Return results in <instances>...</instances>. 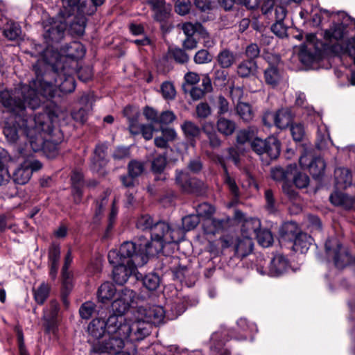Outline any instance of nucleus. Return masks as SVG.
I'll list each match as a JSON object with an SVG mask.
<instances>
[{
    "label": "nucleus",
    "mask_w": 355,
    "mask_h": 355,
    "mask_svg": "<svg viewBox=\"0 0 355 355\" xmlns=\"http://www.w3.org/2000/svg\"><path fill=\"white\" fill-rule=\"evenodd\" d=\"M0 103L13 117V125L7 122L3 129L8 142L16 143L24 137L35 152L47 148L51 142L47 137L53 132L58 116L53 112L39 113L33 118L28 116L26 108L35 110L42 104L34 90L26 85H19L14 91L3 90L0 92Z\"/></svg>",
    "instance_id": "1"
},
{
    "label": "nucleus",
    "mask_w": 355,
    "mask_h": 355,
    "mask_svg": "<svg viewBox=\"0 0 355 355\" xmlns=\"http://www.w3.org/2000/svg\"><path fill=\"white\" fill-rule=\"evenodd\" d=\"M33 68L37 75L36 78L28 85L34 90L37 96L42 100H51L55 97L71 93L76 88V81L71 76L72 69L69 67H60L58 73H53L55 69L49 65L42 64Z\"/></svg>",
    "instance_id": "2"
},
{
    "label": "nucleus",
    "mask_w": 355,
    "mask_h": 355,
    "mask_svg": "<svg viewBox=\"0 0 355 355\" xmlns=\"http://www.w3.org/2000/svg\"><path fill=\"white\" fill-rule=\"evenodd\" d=\"M137 322L132 313L128 317L112 313L106 320L107 334L129 339L130 342L141 340L148 336V325Z\"/></svg>",
    "instance_id": "3"
},
{
    "label": "nucleus",
    "mask_w": 355,
    "mask_h": 355,
    "mask_svg": "<svg viewBox=\"0 0 355 355\" xmlns=\"http://www.w3.org/2000/svg\"><path fill=\"white\" fill-rule=\"evenodd\" d=\"M85 50L83 44L78 42H72L62 46L59 52L52 45L47 46L38 55L35 67L42 64L53 67L55 71L53 75L58 73L60 67H68L65 64L67 58L78 59L84 56Z\"/></svg>",
    "instance_id": "4"
},
{
    "label": "nucleus",
    "mask_w": 355,
    "mask_h": 355,
    "mask_svg": "<svg viewBox=\"0 0 355 355\" xmlns=\"http://www.w3.org/2000/svg\"><path fill=\"white\" fill-rule=\"evenodd\" d=\"M178 234L179 231L173 229L168 223L157 220L150 234L151 241L141 236L144 243H141L139 246L145 247L147 253L153 256L162 251L166 244L178 242L180 240Z\"/></svg>",
    "instance_id": "5"
},
{
    "label": "nucleus",
    "mask_w": 355,
    "mask_h": 355,
    "mask_svg": "<svg viewBox=\"0 0 355 355\" xmlns=\"http://www.w3.org/2000/svg\"><path fill=\"white\" fill-rule=\"evenodd\" d=\"M144 243L141 236L138 243L126 241L121 244L119 250H111L107 255L110 263H126L142 266L146 264L151 254L147 253L145 247L140 248Z\"/></svg>",
    "instance_id": "6"
},
{
    "label": "nucleus",
    "mask_w": 355,
    "mask_h": 355,
    "mask_svg": "<svg viewBox=\"0 0 355 355\" xmlns=\"http://www.w3.org/2000/svg\"><path fill=\"white\" fill-rule=\"evenodd\" d=\"M61 8L60 15L66 21L72 15H75L74 20L70 23L71 29L78 35H83L85 33L87 19L85 15H91L94 10L89 11L86 8V3L83 0H60Z\"/></svg>",
    "instance_id": "7"
},
{
    "label": "nucleus",
    "mask_w": 355,
    "mask_h": 355,
    "mask_svg": "<svg viewBox=\"0 0 355 355\" xmlns=\"http://www.w3.org/2000/svg\"><path fill=\"white\" fill-rule=\"evenodd\" d=\"M135 320L139 322L146 323L148 325V335L150 333V324H159L162 322L165 311L162 306L148 305L146 306H139L137 309L132 311Z\"/></svg>",
    "instance_id": "8"
},
{
    "label": "nucleus",
    "mask_w": 355,
    "mask_h": 355,
    "mask_svg": "<svg viewBox=\"0 0 355 355\" xmlns=\"http://www.w3.org/2000/svg\"><path fill=\"white\" fill-rule=\"evenodd\" d=\"M68 25L66 21L59 14L58 18H49L43 21V37L46 42L50 43L59 42L64 35V32Z\"/></svg>",
    "instance_id": "9"
},
{
    "label": "nucleus",
    "mask_w": 355,
    "mask_h": 355,
    "mask_svg": "<svg viewBox=\"0 0 355 355\" xmlns=\"http://www.w3.org/2000/svg\"><path fill=\"white\" fill-rule=\"evenodd\" d=\"M250 146L257 155H266L270 159L277 158L280 154V142L274 136L265 139L255 137L250 141Z\"/></svg>",
    "instance_id": "10"
},
{
    "label": "nucleus",
    "mask_w": 355,
    "mask_h": 355,
    "mask_svg": "<svg viewBox=\"0 0 355 355\" xmlns=\"http://www.w3.org/2000/svg\"><path fill=\"white\" fill-rule=\"evenodd\" d=\"M42 167V163L33 157L26 159L13 172L12 178L15 183L25 184L31 178L33 173Z\"/></svg>",
    "instance_id": "11"
},
{
    "label": "nucleus",
    "mask_w": 355,
    "mask_h": 355,
    "mask_svg": "<svg viewBox=\"0 0 355 355\" xmlns=\"http://www.w3.org/2000/svg\"><path fill=\"white\" fill-rule=\"evenodd\" d=\"M128 340L129 339L114 335H108L107 338H105L101 340L95 341L92 345V351L95 353L112 355L121 351L125 346V341Z\"/></svg>",
    "instance_id": "12"
},
{
    "label": "nucleus",
    "mask_w": 355,
    "mask_h": 355,
    "mask_svg": "<svg viewBox=\"0 0 355 355\" xmlns=\"http://www.w3.org/2000/svg\"><path fill=\"white\" fill-rule=\"evenodd\" d=\"M326 252L329 257H333L335 266L343 268L350 261V256L346 249L339 243L336 238L327 239L325 243Z\"/></svg>",
    "instance_id": "13"
},
{
    "label": "nucleus",
    "mask_w": 355,
    "mask_h": 355,
    "mask_svg": "<svg viewBox=\"0 0 355 355\" xmlns=\"http://www.w3.org/2000/svg\"><path fill=\"white\" fill-rule=\"evenodd\" d=\"M288 261L282 254H277L273 257L270 263V266L264 269L262 266L257 267V272L262 275H267L270 277H279L284 274L288 268Z\"/></svg>",
    "instance_id": "14"
},
{
    "label": "nucleus",
    "mask_w": 355,
    "mask_h": 355,
    "mask_svg": "<svg viewBox=\"0 0 355 355\" xmlns=\"http://www.w3.org/2000/svg\"><path fill=\"white\" fill-rule=\"evenodd\" d=\"M302 168H308L314 178H318L323 175L326 167L325 162L321 157L312 158L307 153L302 155L299 159Z\"/></svg>",
    "instance_id": "15"
},
{
    "label": "nucleus",
    "mask_w": 355,
    "mask_h": 355,
    "mask_svg": "<svg viewBox=\"0 0 355 355\" xmlns=\"http://www.w3.org/2000/svg\"><path fill=\"white\" fill-rule=\"evenodd\" d=\"M235 217L239 220H243L241 226V236L252 238V239L254 237L256 238L261 230L260 220L257 218H245L243 213L240 211H235Z\"/></svg>",
    "instance_id": "16"
},
{
    "label": "nucleus",
    "mask_w": 355,
    "mask_h": 355,
    "mask_svg": "<svg viewBox=\"0 0 355 355\" xmlns=\"http://www.w3.org/2000/svg\"><path fill=\"white\" fill-rule=\"evenodd\" d=\"M113 265V279L119 284H124L128 278L135 274L137 265L126 263H111Z\"/></svg>",
    "instance_id": "17"
},
{
    "label": "nucleus",
    "mask_w": 355,
    "mask_h": 355,
    "mask_svg": "<svg viewBox=\"0 0 355 355\" xmlns=\"http://www.w3.org/2000/svg\"><path fill=\"white\" fill-rule=\"evenodd\" d=\"M175 180L183 190L188 193H200L205 188L202 181L197 179L187 180V174L182 171H176Z\"/></svg>",
    "instance_id": "18"
},
{
    "label": "nucleus",
    "mask_w": 355,
    "mask_h": 355,
    "mask_svg": "<svg viewBox=\"0 0 355 355\" xmlns=\"http://www.w3.org/2000/svg\"><path fill=\"white\" fill-rule=\"evenodd\" d=\"M293 118L291 110L288 108L279 110L276 113H267L263 118V121L266 125L270 126V124L267 122L269 119H273L275 125L280 129L288 127L292 122Z\"/></svg>",
    "instance_id": "19"
},
{
    "label": "nucleus",
    "mask_w": 355,
    "mask_h": 355,
    "mask_svg": "<svg viewBox=\"0 0 355 355\" xmlns=\"http://www.w3.org/2000/svg\"><path fill=\"white\" fill-rule=\"evenodd\" d=\"M3 6V2L0 1V9ZM0 29L3 30L5 37L10 40L17 39L21 34L19 25L6 17L1 10H0Z\"/></svg>",
    "instance_id": "20"
},
{
    "label": "nucleus",
    "mask_w": 355,
    "mask_h": 355,
    "mask_svg": "<svg viewBox=\"0 0 355 355\" xmlns=\"http://www.w3.org/2000/svg\"><path fill=\"white\" fill-rule=\"evenodd\" d=\"M139 116V112H136L132 117H128L130 132L132 135L141 133L145 139H151L155 130L153 125L140 124L138 121Z\"/></svg>",
    "instance_id": "21"
},
{
    "label": "nucleus",
    "mask_w": 355,
    "mask_h": 355,
    "mask_svg": "<svg viewBox=\"0 0 355 355\" xmlns=\"http://www.w3.org/2000/svg\"><path fill=\"white\" fill-rule=\"evenodd\" d=\"M60 246L59 244L53 243L49 249L48 264L49 267V276L54 280L58 275L60 259Z\"/></svg>",
    "instance_id": "22"
},
{
    "label": "nucleus",
    "mask_w": 355,
    "mask_h": 355,
    "mask_svg": "<svg viewBox=\"0 0 355 355\" xmlns=\"http://www.w3.org/2000/svg\"><path fill=\"white\" fill-rule=\"evenodd\" d=\"M16 162L15 157H11L7 151L0 148V185L8 182L10 179L8 168Z\"/></svg>",
    "instance_id": "23"
},
{
    "label": "nucleus",
    "mask_w": 355,
    "mask_h": 355,
    "mask_svg": "<svg viewBox=\"0 0 355 355\" xmlns=\"http://www.w3.org/2000/svg\"><path fill=\"white\" fill-rule=\"evenodd\" d=\"M345 31V26L343 24H338L327 29L321 34L327 45H334L341 40Z\"/></svg>",
    "instance_id": "24"
},
{
    "label": "nucleus",
    "mask_w": 355,
    "mask_h": 355,
    "mask_svg": "<svg viewBox=\"0 0 355 355\" xmlns=\"http://www.w3.org/2000/svg\"><path fill=\"white\" fill-rule=\"evenodd\" d=\"M233 336L230 335V331L225 329H222L220 331L214 332L211 336V348L215 351H218L225 345V343L229 340V338H232ZM218 355H229L230 352L225 349L224 352L219 353Z\"/></svg>",
    "instance_id": "25"
},
{
    "label": "nucleus",
    "mask_w": 355,
    "mask_h": 355,
    "mask_svg": "<svg viewBox=\"0 0 355 355\" xmlns=\"http://www.w3.org/2000/svg\"><path fill=\"white\" fill-rule=\"evenodd\" d=\"M58 311V303L56 301H51L49 306L44 311V319L46 322L47 331H55Z\"/></svg>",
    "instance_id": "26"
},
{
    "label": "nucleus",
    "mask_w": 355,
    "mask_h": 355,
    "mask_svg": "<svg viewBox=\"0 0 355 355\" xmlns=\"http://www.w3.org/2000/svg\"><path fill=\"white\" fill-rule=\"evenodd\" d=\"M106 320L101 318L93 319L87 327V331L89 336L94 340H101L105 333H107Z\"/></svg>",
    "instance_id": "27"
},
{
    "label": "nucleus",
    "mask_w": 355,
    "mask_h": 355,
    "mask_svg": "<svg viewBox=\"0 0 355 355\" xmlns=\"http://www.w3.org/2000/svg\"><path fill=\"white\" fill-rule=\"evenodd\" d=\"M253 245L252 238L242 236L238 237L234 243L235 254L239 257L243 258L252 252Z\"/></svg>",
    "instance_id": "28"
},
{
    "label": "nucleus",
    "mask_w": 355,
    "mask_h": 355,
    "mask_svg": "<svg viewBox=\"0 0 355 355\" xmlns=\"http://www.w3.org/2000/svg\"><path fill=\"white\" fill-rule=\"evenodd\" d=\"M334 174L336 185L339 188L345 189L352 184V176L348 168H338L335 170Z\"/></svg>",
    "instance_id": "29"
},
{
    "label": "nucleus",
    "mask_w": 355,
    "mask_h": 355,
    "mask_svg": "<svg viewBox=\"0 0 355 355\" xmlns=\"http://www.w3.org/2000/svg\"><path fill=\"white\" fill-rule=\"evenodd\" d=\"M116 293L115 286L110 282H105L101 284L97 292V297L99 302L106 303L110 301Z\"/></svg>",
    "instance_id": "30"
},
{
    "label": "nucleus",
    "mask_w": 355,
    "mask_h": 355,
    "mask_svg": "<svg viewBox=\"0 0 355 355\" xmlns=\"http://www.w3.org/2000/svg\"><path fill=\"white\" fill-rule=\"evenodd\" d=\"M313 239L306 233L298 234L293 242V249L294 251L300 253H305L309 250Z\"/></svg>",
    "instance_id": "31"
},
{
    "label": "nucleus",
    "mask_w": 355,
    "mask_h": 355,
    "mask_svg": "<svg viewBox=\"0 0 355 355\" xmlns=\"http://www.w3.org/2000/svg\"><path fill=\"white\" fill-rule=\"evenodd\" d=\"M73 257L71 251L69 250L64 257V263L62 268V277L63 286L68 291H70L72 287L71 275L68 271L69 267L72 263Z\"/></svg>",
    "instance_id": "32"
},
{
    "label": "nucleus",
    "mask_w": 355,
    "mask_h": 355,
    "mask_svg": "<svg viewBox=\"0 0 355 355\" xmlns=\"http://www.w3.org/2000/svg\"><path fill=\"white\" fill-rule=\"evenodd\" d=\"M181 28L186 36H193L196 34H199L204 39L208 37L207 32L200 23L186 22L182 24Z\"/></svg>",
    "instance_id": "33"
},
{
    "label": "nucleus",
    "mask_w": 355,
    "mask_h": 355,
    "mask_svg": "<svg viewBox=\"0 0 355 355\" xmlns=\"http://www.w3.org/2000/svg\"><path fill=\"white\" fill-rule=\"evenodd\" d=\"M107 146L105 144H98L96 146L94 150V157L92 161V169L98 171V168H101L105 164Z\"/></svg>",
    "instance_id": "34"
},
{
    "label": "nucleus",
    "mask_w": 355,
    "mask_h": 355,
    "mask_svg": "<svg viewBox=\"0 0 355 355\" xmlns=\"http://www.w3.org/2000/svg\"><path fill=\"white\" fill-rule=\"evenodd\" d=\"M223 220L214 218L205 219L202 223L204 233L214 235L223 228Z\"/></svg>",
    "instance_id": "35"
},
{
    "label": "nucleus",
    "mask_w": 355,
    "mask_h": 355,
    "mask_svg": "<svg viewBox=\"0 0 355 355\" xmlns=\"http://www.w3.org/2000/svg\"><path fill=\"white\" fill-rule=\"evenodd\" d=\"M331 142L329 132L326 125L321 124L318 126L316 146L319 149L325 148L329 143Z\"/></svg>",
    "instance_id": "36"
},
{
    "label": "nucleus",
    "mask_w": 355,
    "mask_h": 355,
    "mask_svg": "<svg viewBox=\"0 0 355 355\" xmlns=\"http://www.w3.org/2000/svg\"><path fill=\"white\" fill-rule=\"evenodd\" d=\"M257 68V63L254 60H244L238 65L237 73L243 78L248 77L255 73Z\"/></svg>",
    "instance_id": "37"
},
{
    "label": "nucleus",
    "mask_w": 355,
    "mask_h": 355,
    "mask_svg": "<svg viewBox=\"0 0 355 355\" xmlns=\"http://www.w3.org/2000/svg\"><path fill=\"white\" fill-rule=\"evenodd\" d=\"M235 61V54L227 49L221 51L217 55V62L222 68H230Z\"/></svg>",
    "instance_id": "38"
},
{
    "label": "nucleus",
    "mask_w": 355,
    "mask_h": 355,
    "mask_svg": "<svg viewBox=\"0 0 355 355\" xmlns=\"http://www.w3.org/2000/svg\"><path fill=\"white\" fill-rule=\"evenodd\" d=\"M237 326L244 334L239 337L234 336L237 340H245L248 336V333L252 334L257 331V326L254 323L249 322L245 318H240L237 321Z\"/></svg>",
    "instance_id": "39"
},
{
    "label": "nucleus",
    "mask_w": 355,
    "mask_h": 355,
    "mask_svg": "<svg viewBox=\"0 0 355 355\" xmlns=\"http://www.w3.org/2000/svg\"><path fill=\"white\" fill-rule=\"evenodd\" d=\"M216 125L218 132L226 136L232 135L236 129L235 123L224 117L218 119Z\"/></svg>",
    "instance_id": "40"
},
{
    "label": "nucleus",
    "mask_w": 355,
    "mask_h": 355,
    "mask_svg": "<svg viewBox=\"0 0 355 355\" xmlns=\"http://www.w3.org/2000/svg\"><path fill=\"white\" fill-rule=\"evenodd\" d=\"M264 78L268 85L275 87L279 83L282 75L277 67L270 66L265 70Z\"/></svg>",
    "instance_id": "41"
},
{
    "label": "nucleus",
    "mask_w": 355,
    "mask_h": 355,
    "mask_svg": "<svg viewBox=\"0 0 355 355\" xmlns=\"http://www.w3.org/2000/svg\"><path fill=\"white\" fill-rule=\"evenodd\" d=\"M50 289L51 287L48 284L42 282L38 288L33 290L34 298L37 303L42 304L46 301Z\"/></svg>",
    "instance_id": "42"
},
{
    "label": "nucleus",
    "mask_w": 355,
    "mask_h": 355,
    "mask_svg": "<svg viewBox=\"0 0 355 355\" xmlns=\"http://www.w3.org/2000/svg\"><path fill=\"white\" fill-rule=\"evenodd\" d=\"M181 129L186 137L193 139L200 133V128L191 121H185L181 125Z\"/></svg>",
    "instance_id": "43"
},
{
    "label": "nucleus",
    "mask_w": 355,
    "mask_h": 355,
    "mask_svg": "<svg viewBox=\"0 0 355 355\" xmlns=\"http://www.w3.org/2000/svg\"><path fill=\"white\" fill-rule=\"evenodd\" d=\"M256 239L260 245L263 248H268L270 246L273 242V236L270 231L268 230H260L259 233L257 234Z\"/></svg>",
    "instance_id": "44"
},
{
    "label": "nucleus",
    "mask_w": 355,
    "mask_h": 355,
    "mask_svg": "<svg viewBox=\"0 0 355 355\" xmlns=\"http://www.w3.org/2000/svg\"><path fill=\"white\" fill-rule=\"evenodd\" d=\"M156 221L153 220V218L149 215H143L139 217L137 222V228L142 230H148L150 231V234L153 232V228L154 225H155Z\"/></svg>",
    "instance_id": "45"
},
{
    "label": "nucleus",
    "mask_w": 355,
    "mask_h": 355,
    "mask_svg": "<svg viewBox=\"0 0 355 355\" xmlns=\"http://www.w3.org/2000/svg\"><path fill=\"white\" fill-rule=\"evenodd\" d=\"M182 225L185 231L196 228L200 223V217L197 214H190L182 218Z\"/></svg>",
    "instance_id": "46"
},
{
    "label": "nucleus",
    "mask_w": 355,
    "mask_h": 355,
    "mask_svg": "<svg viewBox=\"0 0 355 355\" xmlns=\"http://www.w3.org/2000/svg\"><path fill=\"white\" fill-rule=\"evenodd\" d=\"M136 297V293L131 289L125 288L120 290L116 294L117 300H121L123 302H127L130 306L134 302Z\"/></svg>",
    "instance_id": "47"
},
{
    "label": "nucleus",
    "mask_w": 355,
    "mask_h": 355,
    "mask_svg": "<svg viewBox=\"0 0 355 355\" xmlns=\"http://www.w3.org/2000/svg\"><path fill=\"white\" fill-rule=\"evenodd\" d=\"M238 114L245 121H249L252 118L251 107L248 103L240 102L236 105Z\"/></svg>",
    "instance_id": "48"
},
{
    "label": "nucleus",
    "mask_w": 355,
    "mask_h": 355,
    "mask_svg": "<svg viewBox=\"0 0 355 355\" xmlns=\"http://www.w3.org/2000/svg\"><path fill=\"white\" fill-rule=\"evenodd\" d=\"M144 171V164L142 162L137 160H131L128 165V172L130 175L137 178L141 175Z\"/></svg>",
    "instance_id": "49"
},
{
    "label": "nucleus",
    "mask_w": 355,
    "mask_h": 355,
    "mask_svg": "<svg viewBox=\"0 0 355 355\" xmlns=\"http://www.w3.org/2000/svg\"><path fill=\"white\" fill-rule=\"evenodd\" d=\"M196 211V214L198 215L199 217L204 218L205 220L211 218L215 209L211 205L204 202L198 205Z\"/></svg>",
    "instance_id": "50"
},
{
    "label": "nucleus",
    "mask_w": 355,
    "mask_h": 355,
    "mask_svg": "<svg viewBox=\"0 0 355 355\" xmlns=\"http://www.w3.org/2000/svg\"><path fill=\"white\" fill-rule=\"evenodd\" d=\"M144 286L150 291H155L159 285V277L158 275L150 273L143 279Z\"/></svg>",
    "instance_id": "51"
},
{
    "label": "nucleus",
    "mask_w": 355,
    "mask_h": 355,
    "mask_svg": "<svg viewBox=\"0 0 355 355\" xmlns=\"http://www.w3.org/2000/svg\"><path fill=\"white\" fill-rule=\"evenodd\" d=\"M295 168L296 166H289L287 171H285L282 167H275L271 169V177L275 181H283L288 178L289 172L292 168Z\"/></svg>",
    "instance_id": "52"
},
{
    "label": "nucleus",
    "mask_w": 355,
    "mask_h": 355,
    "mask_svg": "<svg viewBox=\"0 0 355 355\" xmlns=\"http://www.w3.org/2000/svg\"><path fill=\"white\" fill-rule=\"evenodd\" d=\"M166 165V157L164 155L156 157L152 162L151 168L154 173L161 174Z\"/></svg>",
    "instance_id": "53"
},
{
    "label": "nucleus",
    "mask_w": 355,
    "mask_h": 355,
    "mask_svg": "<svg viewBox=\"0 0 355 355\" xmlns=\"http://www.w3.org/2000/svg\"><path fill=\"white\" fill-rule=\"evenodd\" d=\"M225 170V175H224V182L225 184L228 187L230 192L234 195V197H239V190L235 182V180L230 177V174L227 172V168L224 166Z\"/></svg>",
    "instance_id": "54"
},
{
    "label": "nucleus",
    "mask_w": 355,
    "mask_h": 355,
    "mask_svg": "<svg viewBox=\"0 0 355 355\" xmlns=\"http://www.w3.org/2000/svg\"><path fill=\"white\" fill-rule=\"evenodd\" d=\"M331 202L336 206H345L349 197L340 191H334L329 197Z\"/></svg>",
    "instance_id": "55"
},
{
    "label": "nucleus",
    "mask_w": 355,
    "mask_h": 355,
    "mask_svg": "<svg viewBox=\"0 0 355 355\" xmlns=\"http://www.w3.org/2000/svg\"><path fill=\"white\" fill-rule=\"evenodd\" d=\"M110 192L107 190L104 192L101 199L100 201H96V210H95V218H99L101 216L105 207L107 204L108 196H110Z\"/></svg>",
    "instance_id": "56"
},
{
    "label": "nucleus",
    "mask_w": 355,
    "mask_h": 355,
    "mask_svg": "<svg viewBox=\"0 0 355 355\" xmlns=\"http://www.w3.org/2000/svg\"><path fill=\"white\" fill-rule=\"evenodd\" d=\"M95 309V305L93 302L88 301L82 304L79 313L80 317L83 319H89L93 314Z\"/></svg>",
    "instance_id": "57"
},
{
    "label": "nucleus",
    "mask_w": 355,
    "mask_h": 355,
    "mask_svg": "<svg viewBox=\"0 0 355 355\" xmlns=\"http://www.w3.org/2000/svg\"><path fill=\"white\" fill-rule=\"evenodd\" d=\"M254 132L250 129L242 130L237 133L236 141L239 144H244L246 142L251 141L253 139Z\"/></svg>",
    "instance_id": "58"
},
{
    "label": "nucleus",
    "mask_w": 355,
    "mask_h": 355,
    "mask_svg": "<svg viewBox=\"0 0 355 355\" xmlns=\"http://www.w3.org/2000/svg\"><path fill=\"white\" fill-rule=\"evenodd\" d=\"M161 91L164 98L173 99L175 96V89L171 83H163L161 86Z\"/></svg>",
    "instance_id": "59"
},
{
    "label": "nucleus",
    "mask_w": 355,
    "mask_h": 355,
    "mask_svg": "<svg viewBox=\"0 0 355 355\" xmlns=\"http://www.w3.org/2000/svg\"><path fill=\"white\" fill-rule=\"evenodd\" d=\"M129 308L130 306L128 305L127 302H123L121 300L116 299L112 303L113 313L122 314L124 315V313L129 309Z\"/></svg>",
    "instance_id": "60"
},
{
    "label": "nucleus",
    "mask_w": 355,
    "mask_h": 355,
    "mask_svg": "<svg viewBox=\"0 0 355 355\" xmlns=\"http://www.w3.org/2000/svg\"><path fill=\"white\" fill-rule=\"evenodd\" d=\"M311 46L315 49L316 51H320L324 47L322 42H318L315 34L310 33L306 35V48L311 49Z\"/></svg>",
    "instance_id": "61"
},
{
    "label": "nucleus",
    "mask_w": 355,
    "mask_h": 355,
    "mask_svg": "<svg viewBox=\"0 0 355 355\" xmlns=\"http://www.w3.org/2000/svg\"><path fill=\"white\" fill-rule=\"evenodd\" d=\"M175 119L176 116L172 111H164L159 115L157 123L168 125L174 121Z\"/></svg>",
    "instance_id": "62"
},
{
    "label": "nucleus",
    "mask_w": 355,
    "mask_h": 355,
    "mask_svg": "<svg viewBox=\"0 0 355 355\" xmlns=\"http://www.w3.org/2000/svg\"><path fill=\"white\" fill-rule=\"evenodd\" d=\"M292 137L295 141H302L304 136V128L301 123L292 125L291 127Z\"/></svg>",
    "instance_id": "63"
},
{
    "label": "nucleus",
    "mask_w": 355,
    "mask_h": 355,
    "mask_svg": "<svg viewBox=\"0 0 355 355\" xmlns=\"http://www.w3.org/2000/svg\"><path fill=\"white\" fill-rule=\"evenodd\" d=\"M211 55L207 50L198 51L194 56V62L197 64H205L211 62Z\"/></svg>",
    "instance_id": "64"
}]
</instances>
